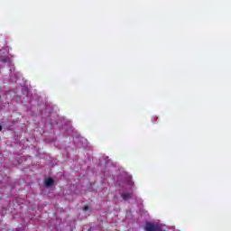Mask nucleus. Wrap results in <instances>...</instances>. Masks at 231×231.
I'll list each match as a JSON object with an SVG mask.
<instances>
[{
  "instance_id": "f257e3e1",
  "label": "nucleus",
  "mask_w": 231,
  "mask_h": 231,
  "mask_svg": "<svg viewBox=\"0 0 231 231\" xmlns=\"http://www.w3.org/2000/svg\"><path fill=\"white\" fill-rule=\"evenodd\" d=\"M144 231H165L162 224L154 222H146L144 225Z\"/></svg>"
},
{
  "instance_id": "f03ea898",
  "label": "nucleus",
  "mask_w": 231,
  "mask_h": 231,
  "mask_svg": "<svg viewBox=\"0 0 231 231\" xmlns=\"http://www.w3.org/2000/svg\"><path fill=\"white\" fill-rule=\"evenodd\" d=\"M44 183H45L46 187H51V185H53V183H55V180H53V179H51V178H48L45 180Z\"/></svg>"
},
{
  "instance_id": "7ed1b4c3",
  "label": "nucleus",
  "mask_w": 231,
  "mask_h": 231,
  "mask_svg": "<svg viewBox=\"0 0 231 231\" xmlns=\"http://www.w3.org/2000/svg\"><path fill=\"white\" fill-rule=\"evenodd\" d=\"M121 198H123V199H124L125 201H126V199H130V198H131V193H129V192L121 193Z\"/></svg>"
},
{
  "instance_id": "20e7f679",
  "label": "nucleus",
  "mask_w": 231,
  "mask_h": 231,
  "mask_svg": "<svg viewBox=\"0 0 231 231\" xmlns=\"http://www.w3.org/2000/svg\"><path fill=\"white\" fill-rule=\"evenodd\" d=\"M83 210H89V207H88V206H85L84 208H83Z\"/></svg>"
},
{
  "instance_id": "39448f33",
  "label": "nucleus",
  "mask_w": 231,
  "mask_h": 231,
  "mask_svg": "<svg viewBox=\"0 0 231 231\" xmlns=\"http://www.w3.org/2000/svg\"><path fill=\"white\" fill-rule=\"evenodd\" d=\"M3 131V126L0 125V132Z\"/></svg>"
}]
</instances>
